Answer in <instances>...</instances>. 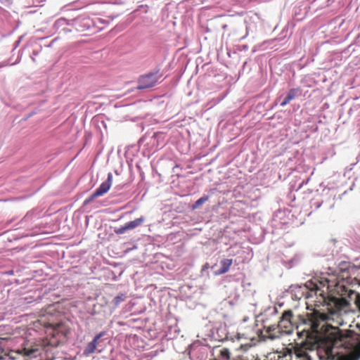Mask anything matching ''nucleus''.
I'll list each match as a JSON object with an SVG mask.
<instances>
[{
    "label": "nucleus",
    "instance_id": "obj_2",
    "mask_svg": "<svg viewBox=\"0 0 360 360\" xmlns=\"http://www.w3.org/2000/svg\"><path fill=\"white\" fill-rule=\"evenodd\" d=\"M358 336L359 335L354 330L343 331L338 329L334 335L333 346L354 349V354H340L339 352H334L333 348L328 347L325 350V356L321 359L322 360H357L360 357V341Z\"/></svg>",
    "mask_w": 360,
    "mask_h": 360
},
{
    "label": "nucleus",
    "instance_id": "obj_1",
    "mask_svg": "<svg viewBox=\"0 0 360 360\" xmlns=\"http://www.w3.org/2000/svg\"><path fill=\"white\" fill-rule=\"evenodd\" d=\"M34 326L38 328L41 326L46 335V339L34 343L30 347H24L19 353L25 356L43 357V353L47 354L45 360H53L54 354L50 347H56L61 342H63L70 332L68 326L63 322L56 323L46 321L44 319L38 320L34 323Z\"/></svg>",
    "mask_w": 360,
    "mask_h": 360
},
{
    "label": "nucleus",
    "instance_id": "obj_25",
    "mask_svg": "<svg viewBox=\"0 0 360 360\" xmlns=\"http://www.w3.org/2000/svg\"><path fill=\"white\" fill-rule=\"evenodd\" d=\"M32 54H33L34 56H37V55L38 54V52H37V51H33Z\"/></svg>",
    "mask_w": 360,
    "mask_h": 360
},
{
    "label": "nucleus",
    "instance_id": "obj_12",
    "mask_svg": "<svg viewBox=\"0 0 360 360\" xmlns=\"http://www.w3.org/2000/svg\"><path fill=\"white\" fill-rule=\"evenodd\" d=\"M233 261L231 259H223L220 262V268L214 271L215 275H221L226 273L231 266Z\"/></svg>",
    "mask_w": 360,
    "mask_h": 360
},
{
    "label": "nucleus",
    "instance_id": "obj_15",
    "mask_svg": "<svg viewBox=\"0 0 360 360\" xmlns=\"http://www.w3.org/2000/svg\"><path fill=\"white\" fill-rule=\"evenodd\" d=\"M292 317V313L291 311H285L282 316V319L279 323V325L281 326H283V324L288 323L290 324L291 321L290 319ZM285 328H287L286 325H283Z\"/></svg>",
    "mask_w": 360,
    "mask_h": 360
},
{
    "label": "nucleus",
    "instance_id": "obj_19",
    "mask_svg": "<svg viewBox=\"0 0 360 360\" xmlns=\"http://www.w3.org/2000/svg\"><path fill=\"white\" fill-rule=\"evenodd\" d=\"M231 352L229 349L223 348L220 351L219 356L223 359L229 360L230 359Z\"/></svg>",
    "mask_w": 360,
    "mask_h": 360
},
{
    "label": "nucleus",
    "instance_id": "obj_7",
    "mask_svg": "<svg viewBox=\"0 0 360 360\" xmlns=\"http://www.w3.org/2000/svg\"><path fill=\"white\" fill-rule=\"evenodd\" d=\"M165 134L162 132H155L149 138L147 142L150 151L155 152L165 146Z\"/></svg>",
    "mask_w": 360,
    "mask_h": 360
},
{
    "label": "nucleus",
    "instance_id": "obj_10",
    "mask_svg": "<svg viewBox=\"0 0 360 360\" xmlns=\"http://www.w3.org/2000/svg\"><path fill=\"white\" fill-rule=\"evenodd\" d=\"M112 173L109 172L108 174L107 179L103 181L99 187L95 191L96 192V195H99V196L103 195V194L106 193L112 184Z\"/></svg>",
    "mask_w": 360,
    "mask_h": 360
},
{
    "label": "nucleus",
    "instance_id": "obj_8",
    "mask_svg": "<svg viewBox=\"0 0 360 360\" xmlns=\"http://www.w3.org/2000/svg\"><path fill=\"white\" fill-rule=\"evenodd\" d=\"M144 221L145 218L143 217H141L133 221L125 223L123 226L116 229L115 232L117 234H123L128 231L133 230L139 226L142 223H143Z\"/></svg>",
    "mask_w": 360,
    "mask_h": 360
},
{
    "label": "nucleus",
    "instance_id": "obj_16",
    "mask_svg": "<svg viewBox=\"0 0 360 360\" xmlns=\"http://www.w3.org/2000/svg\"><path fill=\"white\" fill-rule=\"evenodd\" d=\"M209 199V196L204 195L202 197H200L199 199H198L194 204L192 205V208L193 210L198 208L200 206L203 205L205 202H207Z\"/></svg>",
    "mask_w": 360,
    "mask_h": 360
},
{
    "label": "nucleus",
    "instance_id": "obj_21",
    "mask_svg": "<svg viewBox=\"0 0 360 360\" xmlns=\"http://www.w3.org/2000/svg\"><path fill=\"white\" fill-rule=\"evenodd\" d=\"M126 296L123 294L116 296L113 300V303L115 306L119 305L121 302H124Z\"/></svg>",
    "mask_w": 360,
    "mask_h": 360
},
{
    "label": "nucleus",
    "instance_id": "obj_9",
    "mask_svg": "<svg viewBox=\"0 0 360 360\" xmlns=\"http://www.w3.org/2000/svg\"><path fill=\"white\" fill-rule=\"evenodd\" d=\"M308 346L309 344L307 342H304L300 345L295 346L294 348L295 354L298 358L304 359V360H311V358L307 352Z\"/></svg>",
    "mask_w": 360,
    "mask_h": 360
},
{
    "label": "nucleus",
    "instance_id": "obj_23",
    "mask_svg": "<svg viewBox=\"0 0 360 360\" xmlns=\"http://www.w3.org/2000/svg\"><path fill=\"white\" fill-rule=\"evenodd\" d=\"M356 302V304H357L358 307L360 309V295H357Z\"/></svg>",
    "mask_w": 360,
    "mask_h": 360
},
{
    "label": "nucleus",
    "instance_id": "obj_3",
    "mask_svg": "<svg viewBox=\"0 0 360 360\" xmlns=\"http://www.w3.org/2000/svg\"><path fill=\"white\" fill-rule=\"evenodd\" d=\"M330 281L325 278L323 280H311L308 281L305 283V287L308 289V292L307 295V297H312L314 295L317 297L319 300L316 301V302L323 303L328 306L333 305L335 309H329L330 314H333L336 311L341 309L342 307V303L345 302L343 298H337V297H330L326 295V291L330 287Z\"/></svg>",
    "mask_w": 360,
    "mask_h": 360
},
{
    "label": "nucleus",
    "instance_id": "obj_14",
    "mask_svg": "<svg viewBox=\"0 0 360 360\" xmlns=\"http://www.w3.org/2000/svg\"><path fill=\"white\" fill-rule=\"evenodd\" d=\"M68 25V20L64 18H60L58 19L57 20H56V22L53 24V28L56 30H60L64 32H68V31H69L66 28V26Z\"/></svg>",
    "mask_w": 360,
    "mask_h": 360
},
{
    "label": "nucleus",
    "instance_id": "obj_11",
    "mask_svg": "<svg viewBox=\"0 0 360 360\" xmlns=\"http://www.w3.org/2000/svg\"><path fill=\"white\" fill-rule=\"evenodd\" d=\"M301 95V89L300 88H292L290 89L286 96L283 99V101L281 102V106L284 107L290 101L293 100L295 97Z\"/></svg>",
    "mask_w": 360,
    "mask_h": 360
},
{
    "label": "nucleus",
    "instance_id": "obj_18",
    "mask_svg": "<svg viewBox=\"0 0 360 360\" xmlns=\"http://www.w3.org/2000/svg\"><path fill=\"white\" fill-rule=\"evenodd\" d=\"M323 203V200L320 198H314L311 200V207H314L315 210L319 209L322 204Z\"/></svg>",
    "mask_w": 360,
    "mask_h": 360
},
{
    "label": "nucleus",
    "instance_id": "obj_20",
    "mask_svg": "<svg viewBox=\"0 0 360 360\" xmlns=\"http://www.w3.org/2000/svg\"><path fill=\"white\" fill-rule=\"evenodd\" d=\"M100 197L99 195H96V192H94L90 196H89L83 202V207L86 206L90 204L91 202L94 200L95 198Z\"/></svg>",
    "mask_w": 360,
    "mask_h": 360
},
{
    "label": "nucleus",
    "instance_id": "obj_6",
    "mask_svg": "<svg viewBox=\"0 0 360 360\" xmlns=\"http://www.w3.org/2000/svg\"><path fill=\"white\" fill-rule=\"evenodd\" d=\"M160 76L158 70L140 76L138 80L137 88L139 89H145L154 86Z\"/></svg>",
    "mask_w": 360,
    "mask_h": 360
},
{
    "label": "nucleus",
    "instance_id": "obj_24",
    "mask_svg": "<svg viewBox=\"0 0 360 360\" xmlns=\"http://www.w3.org/2000/svg\"><path fill=\"white\" fill-rule=\"evenodd\" d=\"M260 236H261V238L258 240V241L255 242L256 243H259V241H261L262 240V231L260 233Z\"/></svg>",
    "mask_w": 360,
    "mask_h": 360
},
{
    "label": "nucleus",
    "instance_id": "obj_4",
    "mask_svg": "<svg viewBox=\"0 0 360 360\" xmlns=\"http://www.w3.org/2000/svg\"><path fill=\"white\" fill-rule=\"evenodd\" d=\"M330 319L329 315L314 310L311 313H307L305 316L300 317L297 329L298 335H304L309 338L313 333H322L326 330L327 321Z\"/></svg>",
    "mask_w": 360,
    "mask_h": 360
},
{
    "label": "nucleus",
    "instance_id": "obj_22",
    "mask_svg": "<svg viewBox=\"0 0 360 360\" xmlns=\"http://www.w3.org/2000/svg\"><path fill=\"white\" fill-rule=\"evenodd\" d=\"M6 340V338H0V354L4 352V342ZM0 360H3V356L0 355Z\"/></svg>",
    "mask_w": 360,
    "mask_h": 360
},
{
    "label": "nucleus",
    "instance_id": "obj_13",
    "mask_svg": "<svg viewBox=\"0 0 360 360\" xmlns=\"http://www.w3.org/2000/svg\"><path fill=\"white\" fill-rule=\"evenodd\" d=\"M102 335V333L96 335L93 339V340L87 345L84 352V354L85 355H89L90 354H92L95 352L97 347L98 341L101 338Z\"/></svg>",
    "mask_w": 360,
    "mask_h": 360
},
{
    "label": "nucleus",
    "instance_id": "obj_17",
    "mask_svg": "<svg viewBox=\"0 0 360 360\" xmlns=\"http://www.w3.org/2000/svg\"><path fill=\"white\" fill-rule=\"evenodd\" d=\"M36 217L34 211L28 212L22 219V223H32Z\"/></svg>",
    "mask_w": 360,
    "mask_h": 360
},
{
    "label": "nucleus",
    "instance_id": "obj_29",
    "mask_svg": "<svg viewBox=\"0 0 360 360\" xmlns=\"http://www.w3.org/2000/svg\"><path fill=\"white\" fill-rule=\"evenodd\" d=\"M333 241L334 242V245H335L336 240H333Z\"/></svg>",
    "mask_w": 360,
    "mask_h": 360
},
{
    "label": "nucleus",
    "instance_id": "obj_27",
    "mask_svg": "<svg viewBox=\"0 0 360 360\" xmlns=\"http://www.w3.org/2000/svg\"><path fill=\"white\" fill-rule=\"evenodd\" d=\"M226 27H227V25H223V27H223V29H225Z\"/></svg>",
    "mask_w": 360,
    "mask_h": 360
},
{
    "label": "nucleus",
    "instance_id": "obj_26",
    "mask_svg": "<svg viewBox=\"0 0 360 360\" xmlns=\"http://www.w3.org/2000/svg\"><path fill=\"white\" fill-rule=\"evenodd\" d=\"M248 46H247V45H244V46H243V49L246 50V49H248Z\"/></svg>",
    "mask_w": 360,
    "mask_h": 360
},
{
    "label": "nucleus",
    "instance_id": "obj_31",
    "mask_svg": "<svg viewBox=\"0 0 360 360\" xmlns=\"http://www.w3.org/2000/svg\"><path fill=\"white\" fill-rule=\"evenodd\" d=\"M359 248H360V246Z\"/></svg>",
    "mask_w": 360,
    "mask_h": 360
},
{
    "label": "nucleus",
    "instance_id": "obj_5",
    "mask_svg": "<svg viewBox=\"0 0 360 360\" xmlns=\"http://www.w3.org/2000/svg\"><path fill=\"white\" fill-rule=\"evenodd\" d=\"M337 282L334 285V290L340 295H347L350 290L347 285H360V266H352L343 262L340 266Z\"/></svg>",
    "mask_w": 360,
    "mask_h": 360
},
{
    "label": "nucleus",
    "instance_id": "obj_28",
    "mask_svg": "<svg viewBox=\"0 0 360 360\" xmlns=\"http://www.w3.org/2000/svg\"><path fill=\"white\" fill-rule=\"evenodd\" d=\"M247 62H245L243 66H246Z\"/></svg>",
    "mask_w": 360,
    "mask_h": 360
},
{
    "label": "nucleus",
    "instance_id": "obj_30",
    "mask_svg": "<svg viewBox=\"0 0 360 360\" xmlns=\"http://www.w3.org/2000/svg\"><path fill=\"white\" fill-rule=\"evenodd\" d=\"M11 0H8V1H11Z\"/></svg>",
    "mask_w": 360,
    "mask_h": 360
}]
</instances>
